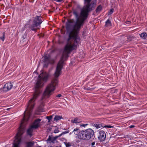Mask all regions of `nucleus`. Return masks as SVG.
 Returning a JSON list of instances; mask_svg holds the SVG:
<instances>
[{"label": "nucleus", "mask_w": 147, "mask_h": 147, "mask_svg": "<svg viewBox=\"0 0 147 147\" xmlns=\"http://www.w3.org/2000/svg\"><path fill=\"white\" fill-rule=\"evenodd\" d=\"M91 0H84L87 3L82 9L79 16L76 11L74 10L73 11V13L76 19V22L74 24H73L75 22L73 19L68 20L66 23V30L67 31L70 32L62 56L56 67L55 73V78L51 82H58L57 78L60 74L64 64V59H66L68 57V54L72 50L76 49L77 48L80 40L78 35L79 32L81 27L83 26L84 22L88 16V12L93 10L96 6V3L94 1L90 4Z\"/></svg>", "instance_id": "nucleus-1"}, {"label": "nucleus", "mask_w": 147, "mask_h": 147, "mask_svg": "<svg viewBox=\"0 0 147 147\" xmlns=\"http://www.w3.org/2000/svg\"><path fill=\"white\" fill-rule=\"evenodd\" d=\"M49 75L47 73L43 72L39 76L35 87V92L32 98L29 100L23 118V121H27L31 115L32 110L35 105L34 101L42 92L41 88L47 80Z\"/></svg>", "instance_id": "nucleus-2"}, {"label": "nucleus", "mask_w": 147, "mask_h": 147, "mask_svg": "<svg viewBox=\"0 0 147 147\" xmlns=\"http://www.w3.org/2000/svg\"><path fill=\"white\" fill-rule=\"evenodd\" d=\"M94 133V131L91 129L82 130L79 132L78 137L80 140H88L93 137Z\"/></svg>", "instance_id": "nucleus-3"}, {"label": "nucleus", "mask_w": 147, "mask_h": 147, "mask_svg": "<svg viewBox=\"0 0 147 147\" xmlns=\"http://www.w3.org/2000/svg\"><path fill=\"white\" fill-rule=\"evenodd\" d=\"M23 122L21 123L18 132L15 136L16 138L13 144V147H19V144L21 142V136L23 134L25 131V127L22 126Z\"/></svg>", "instance_id": "nucleus-4"}, {"label": "nucleus", "mask_w": 147, "mask_h": 147, "mask_svg": "<svg viewBox=\"0 0 147 147\" xmlns=\"http://www.w3.org/2000/svg\"><path fill=\"white\" fill-rule=\"evenodd\" d=\"M13 85L11 83H8L5 84L3 88L0 89V93L3 94L10 90L13 87Z\"/></svg>", "instance_id": "nucleus-5"}, {"label": "nucleus", "mask_w": 147, "mask_h": 147, "mask_svg": "<svg viewBox=\"0 0 147 147\" xmlns=\"http://www.w3.org/2000/svg\"><path fill=\"white\" fill-rule=\"evenodd\" d=\"M42 18L41 16H37L33 18V23H36L39 25L42 22Z\"/></svg>", "instance_id": "nucleus-6"}, {"label": "nucleus", "mask_w": 147, "mask_h": 147, "mask_svg": "<svg viewBox=\"0 0 147 147\" xmlns=\"http://www.w3.org/2000/svg\"><path fill=\"white\" fill-rule=\"evenodd\" d=\"M106 138V135L104 131H101L99 132V136L98 137V139L101 142L103 141Z\"/></svg>", "instance_id": "nucleus-7"}, {"label": "nucleus", "mask_w": 147, "mask_h": 147, "mask_svg": "<svg viewBox=\"0 0 147 147\" xmlns=\"http://www.w3.org/2000/svg\"><path fill=\"white\" fill-rule=\"evenodd\" d=\"M59 137L58 136L55 137H52L51 136H49V138L47 140V143H55L56 141V139Z\"/></svg>", "instance_id": "nucleus-8"}, {"label": "nucleus", "mask_w": 147, "mask_h": 147, "mask_svg": "<svg viewBox=\"0 0 147 147\" xmlns=\"http://www.w3.org/2000/svg\"><path fill=\"white\" fill-rule=\"evenodd\" d=\"M40 121L41 119H40L36 120L31 125V126L34 129L38 128L40 126Z\"/></svg>", "instance_id": "nucleus-9"}, {"label": "nucleus", "mask_w": 147, "mask_h": 147, "mask_svg": "<svg viewBox=\"0 0 147 147\" xmlns=\"http://www.w3.org/2000/svg\"><path fill=\"white\" fill-rule=\"evenodd\" d=\"M50 55L49 54H46L42 60L46 63H49L50 62Z\"/></svg>", "instance_id": "nucleus-10"}, {"label": "nucleus", "mask_w": 147, "mask_h": 147, "mask_svg": "<svg viewBox=\"0 0 147 147\" xmlns=\"http://www.w3.org/2000/svg\"><path fill=\"white\" fill-rule=\"evenodd\" d=\"M38 26L40 27V26L36 23H33V24L30 26V28L32 30L36 31L37 29H39V28H36Z\"/></svg>", "instance_id": "nucleus-11"}, {"label": "nucleus", "mask_w": 147, "mask_h": 147, "mask_svg": "<svg viewBox=\"0 0 147 147\" xmlns=\"http://www.w3.org/2000/svg\"><path fill=\"white\" fill-rule=\"evenodd\" d=\"M34 129V128L31 126L27 130V134L30 137H31L32 135V132Z\"/></svg>", "instance_id": "nucleus-12"}, {"label": "nucleus", "mask_w": 147, "mask_h": 147, "mask_svg": "<svg viewBox=\"0 0 147 147\" xmlns=\"http://www.w3.org/2000/svg\"><path fill=\"white\" fill-rule=\"evenodd\" d=\"M82 121L81 119L78 117L76 118L74 120H71V122L72 123H78L81 122Z\"/></svg>", "instance_id": "nucleus-13"}, {"label": "nucleus", "mask_w": 147, "mask_h": 147, "mask_svg": "<svg viewBox=\"0 0 147 147\" xmlns=\"http://www.w3.org/2000/svg\"><path fill=\"white\" fill-rule=\"evenodd\" d=\"M80 129L78 128H76L74 129V130L73 131H72L71 133H70V134H74L77 135L79 134V132H80Z\"/></svg>", "instance_id": "nucleus-14"}, {"label": "nucleus", "mask_w": 147, "mask_h": 147, "mask_svg": "<svg viewBox=\"0 0 147 147\" xmlns=\"http://www.w3.org/2000/svg\"><path fill=\"white\" fill-rule=\"evenodd\" d=\"M141 38L146 39L147 38V34L145 32L139 34Z\"/></svg>", "instance_id": "nucleus-15"}, {"label": "nucleus", "mask_w": 147, "mask_h": 147, "mask_svg": "<svg viewBox=\"0 0 147 147\" xmlns=\"http://www.w3.org/2000/svg\"><path fill=\"white\" fill-rule=\"evenodd\" d=\"M111 20L108 19L105 22V27H109L111 26Z\"/></svg>", "instance_id": "nucleus-16"}, {"label": "nucleus", "mask_w": 147, "mask_h": 147, "mask_svg": "<svg viewBox=\"0 0 147 147\" xmlns=\"http://www.w3.org/2000/svg\"><path fill=\"white\" fill-rule=\"evenodd\" d=\"M96 128L98 129L104 126L102 125L100 123L94 124L93 125Z\"/></svg>", "instance_id": "nucleus-17"}, {"label": "nucleus", "mask_w": 147, "mask_h": 147, "mask_svg": "<svg viewBox=\"0 0 147 147\" xmlns=\"http://www.w3.org/2000/svg\"><path fill=\"white\" fill-rule=\"evenodd\" d=\"M62 118V117L61 116L56 115L54 119V120L56 122L60 120Z\"/></svg>", "instance_id": "nucleus-18"}, {"label": "nucleus", "mask_w": 147, "mask_h": 147, "mask_svg": "<svg viewBox=\"0 0 147 147\" xmlns=\"http://www.w3.org/2000/svg\"><path fill=\"white\" fill-rule=\"evenodd\" d=\"M102 8V7L101 5H99L96 8V13L99 12H100Z\"/></svg>", "instance_id": "nucleus-19"}, {"label": "nucleus", "mask_w": 147, "mask_h": 147, "mask_svg": "<svg viewBox=\"0 0 147 147\" xmlns=\"http://www.w3.org/2000/svg\"><path fill=\"white\" fill-rule=\"evenodd\" d=\"M26 144H27L26 147H32L34 143L32 142H27Z\"/></svg>", "instance_id": "nucleus-20"}, {"label": "nucleus", "mask_w": 147, "mask_h": 147, "mask_svg": "<svg viewBox=\"0 0 147 147\" xmlns=\"http://www.w3.org/2000/svg\"><path fill=\"white\" fill-rule=\"evenodd\" d=\"M64 144L66 146V147H70L72 146V143L69 142H65Z\"/></svg>", "instance_id": "nucleus-21"}, {"label": "nucleus", "mask_w": 147, "mask_h": 147, "mask_svg": "<svg viewBox=\"0 0 147 147\" xmlns=\"http://www.w3.org/2000/svg\"><path fill=\"white\" fill-rule=\"evenodd\" d=\"M69 130H67L65 131L62 132L61 134L58 136V137H61L62 135H64L68 133L69 132Z\"/></svg>", "instance_id": "nucleus-22"}, {"label": "nucleus", "mask_w": 147, "mask_h": 147, "mask_svg": "<svg viewBox=\"0 0 147 147\" xmlns=\"http://www.w3.org/2000/svg\"><path fill=\"white\" fill-rule=\"evenodd\" d=\"M5 32H3V35L1 37L0 36V39H1L2 41H4L5 39Z\"/></svg>", "instance_id": "nucleus-23"}, {"label": "nucleus", "mask_w": 147, "mask_h": 147, "mask_svg": "<svg viewBox=\"0 0 147 147\" xmlns=\"http://www.w3.org/2000/svg\"><path fill=\"white\" fill-rule=\"evenodd\" d=\"M26 36L27 34L26 33H25L24 35H23L22 37V40H23V39H25L26 37Z\"/></svg>", "instance_id": "nucleus-24"}, {"label": "nucleus", "mask_w": 147, "mask_h": 147, "mask_svg": "<svg viewBox=\"0 0 147 147\" xmlns=\"http://www.w3.org/2000/svg\"><path fill=\"white\" fill-rule=\"evenodd\" d=\"M52 117V116H51L49 117H47L46 118L48 119V120H49V121H50Z\"/></svg>", "instance_id": "nucleus-25"}, {"label": "nucleus", "mask_w": 147, "mask_h": 147, "mask_svg": "<svg viewBox=\"0 0 147 147\" xmlns=\"http://www.w3.org/2000/svg\"><path fill=\"white\" fill-rule=\"evenodd\" d=\"M103 127H107V128H111L113 127V126H111L110 125H105V126H104Z\"/></svg>", "instance_id": "nucleus-26"}, {"label": "nucleus", "mask_w": 147, "mask_h": 147, "mask_svg": "<svg viewBox=\"0 0 147 147\" xmlns=\"http://www.w3.org/2000/svg\"><path fill=\"white\" fill-rule=\"evenodd\" d=\"M113 12V9H111L109 11V15L111 14Z\"/></svg>", "instance_id": "nucleus-27"}, {"label": "nucleus", "mask_w": 147, "mask_h": 147, "mask_svg": "<svg viewBox=\"0 0 147 147\" xmlns=\"http://www.w3.org/2000/svg\"><path fill=\"white\" fill-rule=\"evenodd\" d=\"M134 38V37H133V36H132L131 37L130 36H129V38H128V39L129 41H130V40H131V39H133Z\"/></svg>", "instance_id": "nucleus-28"}, {"label": "nucleus", "mask_w": 147, "mask_h": 147, "mask_svg": "<svg viewBox=\"0 0 147 147\" xmlns=\"http://www.w3.org/2000/svg\"><path fill=\"white\" fill-rule=\"evenodd\" d=\"M59 132V130L58 129H55L54 131V132L55 133H57Z\"/></svg>", "instance_id": "nucleus-29"}, {"label": "nucleus", "mask_w": 147, "mask_h": 147, "mask_svg": "<svg viewBox=\"0 0 147 147\" xmlns=\"http://www.w3.org/2000/svg\"><path fill=\"white\" fill-rule=\"evenodd\" d=\"M84 89L86 90H92L93 89L92 88H85Z\"/></svg>", "instance_id": "nucleus-30"}, {"label": "nucleus", "mask_w": 147, "mask_h": 147, "mask_svg": "<svg viewBox=\"0 0 147 147\" xmlns=\"http://www.w3.org/2000/svg\"><path fill=\"white\" fill-rule=\"evenodd\" d=\"M55 1L57 2H61L63 1V0H54Z\"/></svg>", "instance_id": "nucleus-31"}, {"label": "nucleus", "mask_w": 147, "mask_h": 147, "mask_svg": "<svg viewBox=\"0 0 147 147\" xmlns=\"http://www.w3.org/2000/svg\"><path fill=\"white\" fill-rule=\"evenodd\" d=\"M87 125H88V124H82V125H81V126L82 127H84L85 126H87Z\"/></svg>", "instance_id": "nucleus-32"}, {"label": "nucleus", "mask_w": 147, "mask_h": 147, "mask_svg": "<svg viewBox=\"0 0 147 147\" xmlns=\"http://www.w3.org/2000/svg\"><path fill=\"white\" fill-rule=\"evenodd\" d=\"M61 94H59L57 95L56 97H60L61 96Z\"/></svg>", "instance_id": "nucleus-33"}, {"label": "nucleus", "mask_w": 147, "mask_h": 147, "mask_svg": "<svg viewBox=\"0 0 147 147\" xmlns=\"http://www.w3.org/2000/svg\"><path fill=\"white\" fill-rule=\"evenodd\" d=\"M131 22L130 21H127L126 22V24H129Z\"/></svg>", "instance_id": "nucleus-34"}, {"label": "nucleus", "mask_w": 147, "mask_h": 147, "mask_svg": "<svg viewBox=\"0 0 147 147\" xmlns=\"http://www.w3.org/2000/svg\"><path fill=\"white\" fill-rule=\"evenodd\" d=\"M134 127H135V126L134 125H130V126H129V127L130 128H132Z\"/></svg>", "instance_id": "nucleus-35"}, {"label": "nucleus", "mask_w": 147, "mask_h": 147, "mask_svg": "<svg viewBox=\"0 0 147 147\" xmlns=\"http://www.w3.org/2000/svg\"><path fill=\"white\" fill-rule=\"evenodd\" d=\"M94 144H95V143L94 142H92V146L94 145Z\"/></svg>", "instance_id": "nucleus-36"}]
</instances>
